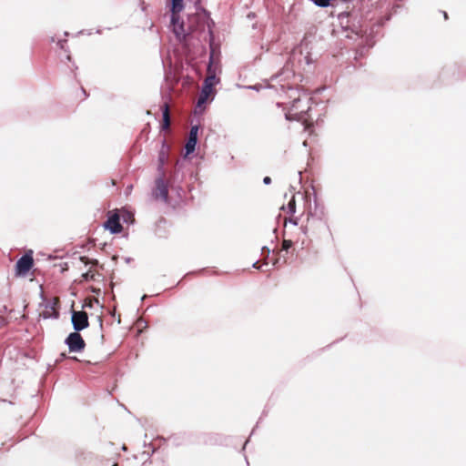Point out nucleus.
Returning a JSON list of instances; mask_svg holds the SVG:
<instances>
[{"label":"nucleus","mask_w":466,"mask_h":466,"mask_svg":"<svg viewBox=\"0 0 466 466\" xmlns=\"http://www.w3.org/2000/svg\"><path fill=\"white\" fill-rule=\"evenodd\" d=\"M66 343L70 352H81L86 347L85 340L77 331L70 333L66 339Z\"/></svg>","instance_id":"obj_2"},{"label":"nucleus","mask_w":466,"mask_h":466,"mask_svg":"<svg viewBox=\"0 0 466 466\" xmlns=\"http://www.w3.org/2000/svg\"><path fill=\"white\" fill-rule=\"evenodd\" d=\"M289 222H292L294 225H297V221L292 219L291 218H289Z\"/></svg>","instance_id":"obj_18"},{"label":"nucleus","mask_w":466,"mask_h":466,"mask_svg":"<svg viewBox=\"0 0 466 466\" xmlns=\"http://www.w3.org/2000/svg\"><path fill=\"white\" fill-rule=\"evenodd\" d=\"M257 265H258V262L254 263V267L258 268V267Z\"/></svg>","instance_id":"obj_20"},{"label":"nucleus","mask_w":466,"mask_h":466,"mask_svg":"<svg viewBox=\"0 0 466 466\" xmlns=\"http://www.w3.org/2000/svg\"><path fill=\"white\" fill-rule=\"evenodd\" d=\"M263 182L266 184V185H268L271 183V178L269 177H265L264 179H263Z\"/></svg>","instance_id":"obj_17"},{"label":"nucleus","mask_w":466,"mask_h":466,"mask_svg":"<svg viewBox=\"0 0 466 466\" xmlns=\"http://www.w3.org/2000/svg\"><path fill=\"white\" fill-rule=\"evenodd\" d=\"M284 211L287 210L288 214L293 215L296 211V200L295 198L292 197L291 199L289 201L287 208H282Z\"/></svg>","instance_id":"obj_12"},{"label":"nucleus","mask_w":466,"mask_h":466,"mask_svg":"<svg viewBox=\"0 0 466 466\" xmlns=\"http://www.w3.org/2000/svg\"><path fill=\"white\" fill-rule=\"evenodd\" d=\"M34 265L33 250L29 249L17 260L15 266V277H26Z\"/></svg>","instance_id":"obj_1"},{"label":"nucleus","mask_w":466,"mask_h":466,"mask_svg":"<svg viewBox=\"0 0 466 466\" xmlns=\"http://www.w3.org/2000/svg\"><path fill=\"white\" fill-rule=\"evenodd\" d=\"M105 228L109 229L111 233H120L123 229V227L120 224L119 215L117 213L111 215L105 222Z\"/></svg>","instance_id":"obj_4"},{"label":"nucleus","mask_w":466,"mask_h":466,"mask_svg":"<svg viewBox=\"0 0 466 466\" xmlns=\"http://www.w3.org/2000/svg\"><path fill=\"white\" fill-rule=\"evenodd\" d=\"M208 76L206 77L204 84L214 87V86L218 82V79L216 77L215 74H211L210 67L208 70Z\"/></svg>","instance_id":"obj_11"},{"label":"nucleus","mask_w":466,"mask_h":466,"mask_svg":"<svg viewBox=\"0 0 466 466\" xmlns=\"http://www.w3.org/2000/svg\"><path fill=\"white\" fill-rule=\"evenodd\" d=\"M170 127V113H169V106L167 104H165L163 106V122H162V128L163 129H168Z\"/></svg>","instance_id":"obj_9"},{"label":"nucleus","mask_w":466,"mask_h":466,"mask_svg":"<svg viewBox=\"0 0 466 466\" xmlns=\"http://www.w3.org/2000/svg\"><path fill=\"white\" fill-rule=\"evenodd\" d=\"M300 102V99H294L290 110L286 113V118L289 120H299L300 116H299V112L297 111V105ZM303 113V110L299 112Z\"/></svg>","instance_id":"obj_8"},{"label":"nucleus","mask_w":466,"mask_h":466,"mask_svg":"<svg viewBox=\"0 0 466 466\" xmlns=\"http://www.w3.org/2000/svg\"><path fill=\"white\" fill-rule=\"evenodd\" d=\"M444 17H445V19H447V18H448V15H447V13H446V12H444Z\"/></svg>","instance_id":"obj_19"},{"label":"nucleus","mask_w":466,"mask_h":466,"mask_svg":"<svg viewBox=\"0 0 466 466\" xmlns=\"http://www.w3.org/2000/svg\"><path fill=\"white\" fill-rule=\"evenodd\" d=\"M81 261H83L86 265L92 264V265H97V260H89L86 257H80Z\"/></svg>","instance_id":"obj_16"},{"label":"nucleus","mask_w":466,"mask_h":466,"mask_svg":"<svg viewBox=\"0 0 466 466\" xmlns=\"http://www.w3.org/2000/svg\"><path fill=\"white\" fill-rule=\"evenodd\" d=\"M330 1L331 0H314V3L319 6L326 7L329 5Z\"/></svg>","instance_id":"obj_15"},{"label":"nucleus","mask_w":466,"mask_h":466,"mask_svg":"<svg viewBox=\"0 0 466 466\" xmlns=\"http://www.w3.org/2000/svg\"><path fill=\"white\" fill-rule=\"evenodd\" d=\"M214 94H215L214 87L204 84L202 90L200 92V95L198 96V106L200 107V106H204L207 103V101L208 100V98L210 96H213Z\"/></svg>","instance_id":"obj_6"},{"label":"nucleus","mask_w":466,"mask_h":466,"mask_svg":"<svg viewBox=\"0 0 466 466\" xmlns=\"http://www.w3.org/2000/svg\"><path fill=\"white\" fill-rule=\"evenodd\" d=\"M156 198H160L164 201L167 200L168 190L163 178L159 177L156 180V187L154 190Z\"/></svg>","instance_id":"obj_5"},{"label":"nucleus","mask_w":466,"mask_h":466,"mask_svg":"<svg viewBox=\"0 0 466 466\" xmlns=\"http://www.w3.org/2000/svg\"><path fill=\"white\" fill-rule=\"evenodd\" d=\"M72 323L76 331H80L88 327V316L86 311H73Z\"/></svg>","instance_id":"obj_3"},{"label":"nucleus","mask_w":466,"mask_h":466,"mask_svg":"<svg viewBox=\"0 0 466 466\" xmlns=\"http://www.w3.org/2000/svg\"><path fill=\"white\" fill-rule=\"evenodd\" d=\"M198 127H192L189 132V137L186 144L187 154H190L195 150L197 144Z\"/></svg>","instance_id":"obj_7"},{"label":"nucleus","mask_w":466,"mask_h":466,"mask_svg":"<svg viewBox=\"0 0 466 466\" xmlns=\"http://www.w3.org/2000/svg\"><path fill=\"white\" fill-rule=\"evenodd\" d=\"M293 246V242L289 239H284L282 241L281 248L282 250L288 251Z\"/></svg>","instance_id":"obj_14"},{"label":"nucleus","mask_w":466,"mask_h":466,"mask_svg":"<svg viewBox=\"0 0 466 466\" xmlns=\"http://www.w3.org/2000/svg\"><path fill=\"white\" fill-rule=\"evenodd\" d=\"M182 2H183V0H172L173 13H178L182 10V8H183Z\"/></svg>","instance_id":"obj_13"},{"label":"nucleus","mask_w":466,"mask_h":466,"mask_svg":"<svg viewBox=\"0 0 466 466\" xmlns=\"http://www.w3.org/2000/svg\"><path fill=\"white\" fill-rule=\"evenodd\" d=\"M100 276L101 275L96 270L89 269L82 275V278L85 280H97Z\"/></svg>","instance_id":"obj_10"}]
</instances>
